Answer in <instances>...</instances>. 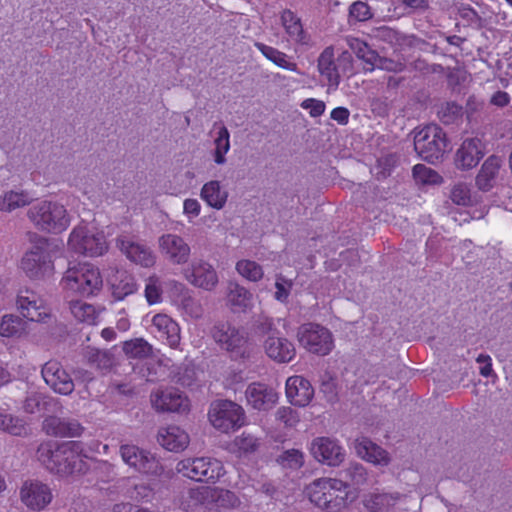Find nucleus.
<instances>
[{
  "label": "nucleus",
  "instance_id": "obj_44",
  "mask_svg": "<svg viewBox=\"0 0 512 512\" xmlns=\"http://www.w3.org/2000/svg\"><path fill=\"white\" fill-rule=\"evenodd\" d=\"M24 329L23 320L16 315L6 314L0 323V335L3 337H15Z\"/></svg>",
  "mask_w": 512,
  "mask_h": 512
},
{
  "label": "nucleus",
  "instance_id": "obj_59",
  "mask_svg": "<svg viewBox=\"0 0 512 512\" xmlns=\"http://www.w3.org/2000/svg\"><path fill=\"white\" fill-rule=\"evenodd\" d=\"M375 67L392 72H401L404 69V64L391 59L382 58L378 55L377 63L374 65V68Z\"/></svg>",
  "mask_w": 512,
  "mask_h": 512
},
{
  "label": "nucleus",
  "instance_id": "obj_31",
  "mask_svg": "<svg viewBox=\"0 0 512 512\" xmlns=\"http://www.w3.org/2000/svg\"><path fill=\"white\" fill-rule=\"evenodd\" d=\"M253 296L249 290L235 282L228 285L227 304L233 312H244L252 306Z\"/></svg>",
  "mask_w": 512,
  "mask_h": 512
},
{
  "label": "nucleus",
  "instance_id": "obj_8",
  "mask_svg": "<svg viewBox=\"0 0 512 512\" xmlns=\"http://www.w3.org/2000/svg\"><path fill=\"white\" fill-rule=\"evenodd\" d=\"M446 147V134L437 124H428L415 131L414 149L423 160L434 163L442 157Z\"/></svg>",
  "mask_w": 512,
  "mask_h": 512
},
{
  "label": "nucleus",
  "instance_id": "obj_7",
  "mask_svg": "<svg viewBox=\"0 0 512 512\" xmlns=\"http://www.w3.org/2000/svg\"><path fill=\"white\" fill-rule=\"evenodd\" d=\"M20 268L28 278L33 280L53 275L54 261L45 238H39L35 245L24 253Z\"/></svg>",
  "mask_w": 512,
  "mask_h": 512
},
{
  "label": "nucleus",
  "instance_id": "obj_22",
  "mask_svg": "<svg viewBox=\"0 0 512 512\" xmlns=\"http://www.w3.org/2000/svg\"><path fill=\"white\" fill-rule=\"evenodd\" d=\"M286 396L289 402L294 406H307L314 396V389L311 383L302 376L295 375L287 379Z\"/></svg>",
  "mask_w": 512,
  "mask_h": 512
},
{
  "label": "nucleus",
  "instance_id": "obj_55",
  "mask_svg": "<svg viewBox=\"0 0 512 512\" xmlns=\"http://www.w3.org/2000/svg\"><path fill=\"white\" fill-rule=\"evenodd\" d=\"M301 107L303 109L309 110V114L311 117H319L325 112V103L321 100H317L314 98L305 99L301 103Z\"/></svg>",
  "mask_w": 512,
  "mask_h": 512
},
{
  "label": "nucleus",
  "instance_id": "obj_45",
  "mask_svg": "<svg viewBox=\"0 0 512 512\" xmlns=\"http://www.w3.org/2000/svg\"><path fill=\"white\" fill-rule=\"evenodd\" d=\"M412 172L415 181L422 184L435 185L441 184L443 181L442 176L438 172L424 164H416Z\"/></svg>",
  "mask_w": 512,
  "mask_h": 512
},
{
  "label": "nucleus",
  "instance_id": "obj_38",
  "mask_svg": "<svg viewBox=\"0 0 512 512\" xmlns=\"http://www.w3.org/2000/svg\"><path fill=\"white\" fill-rule=\"evenodd\" d=\"M69 307L77 321L88 325L96 324L98 313L93 305L71 298V300H69Z\"/></svg>",
  "mask_w": 512,
  "mask_h": 512
},
{
  "label": "nucleus",
  "instance_id": "obj_5",
  "mask_svg": "<svg viewBox=\"0 0 512 512\" xmlns=\"http://www.w3.org/2000/svg\"><path fill=\"white\" fill-rule=\"evenodd\" d=\"M176 470L191 480L212 484H216L226 475L222 461L213 457L183 459L177 463Z\"/></svg>",
  "mask_w": 512,
  "mask_h": 512
},
{
  "label": "nucleus",
  "instance_id": "obj_28",
  "mask_svg": "<svg viewBox=\"0 0 512 512\" xmlns=\"http://www.w3.org/2000/svg\"><path fill=\"white\" fill-rule=\"evenodd\" d=\"M158 443L171 452L183 451L189 444V435L176 425L160 428L157 436Z\"/></svg>",
  "mask_w": 512,
  "mask_h": 512
},
{
  "label": "nucleus",
  "instance_id": "obj_54",
  "mask_svg": "<svg viewBox=\"0 0 512 512\" xmlns=\"http://www.w3.org/2000/svg\"><path fill=\"white\" fill-rule=\"evenodd\" d=\"M276 418L286 427H295L300 421L298 413L291 407H280L276 412Z\"/></svg>",
  "mask_w": 512,
  "mask_h": 512
},
{
  "label": "nucleus",
  "instance_id": "obj_29",
  "mask_svg": "<svg viewBox=\"0 0 512 512\" xmlns=\"http://www.w3.org/2000/svg\"><path fill=\"white\" fill-rule=\"evenodd\" d=\"M355 450L361 458L373 464L389 463L388 452L367 437L361 436L355 440Z\"/></svg>",
  "mask_w": 512,
  "mask_h": 512
},
{
  "label": "nucleus",
  "instance_id": "obj_3",
  "mask_svg": "<svg viewBox=\"0 0 512 512\" xmlns=\"http://www.w3.org/2000/svg\"><path fill=\"white\" fill-rule=\"evenodd\" d=\"M310 502L325 512H341L348 506L349 485L336 478L315 479L306 487Z\"/></svg>",
  "mask_w": 512,
  "mask_h": 512
},
{
  "label": "nucleus",
  "instance_id": "obj_25",
  "mask_svg": "<svg viewBox=\"0 0 512 512\" xmlns=\"http://www.w3.org/2000/svg\"><path fill=\"white\" fill-rule=\"evenodd\" d=\"M482 143L479 139H465L455 154V165L462 170L476 167L482 159Z\"/></svg>",
  "mask_w": 512,
  "mask_h": 512
},
{
  "label": "nucleus",
  "instance_id": "obj_12",
  "mask_svg": "<svg viewBox=\"0 0 512 512\" xmlns=\"http://www.w3.org/2000/svg\"><path fill=\"white\" fill-rule=\"evenodd\" d=\"M120 455L123 462L139 474L160 477L164 473V467L160 460L150 451L136 445H121Z\"/></svg>",
  "mask_w": 512,
  "mask_h": 512
},
{
  "label": "nucleus",
  "instance_id": "obj_10",
  "mask_svg": "<svg viewBox=\"0 0 512 512\" xmlns=\"http://www.w3.org/2000/svg\"><path fill=\"white\" fill-rule=\"evenodd\" d=\"M68 246L73 252L89 257L101 256L108 249L103 232L82 225L72 230L69 235Z\"/></svg>",
  "mask_w": 512,
  "mask_h": 512
},
{
  "label": "nucleus",
  "instance_id": "obj_52",
  "mask_svg": "<svg viewBox=\"0 0 512 512\" xmlns=\"http://www.w3.org/2000/svg\"><path fill=\"white\" fill-rule=\"evenodd\" d=\"M136 291V283L132 276L126 275L119 281L118 284L113 285L114 295L122 300L125 296H128Z\"/></svg>",
  "mask_w": 512,
  "mask_h": 512
},
{
  "label": "nucleus",
  "instance_id": "obj_27",
  "mask_svg": "<svg viewBox=\"0 0 512 512\" xmlns=\"http://www.w3.org/2000/svg\"><path fill=\"white\" fill-rule=\"evenodd\" d=\"M187 280L194 286L205 290L213 289L218 283V276L212 265L204 261L194 262L186 271Z\"/></svg>",
  "mask_w": 512,
  "mask_h": 512
},
{
  "label": "nucleus",
  "instance_id": "obj_15",
  "mask_svg": "<svg viewBox=\"0 0 512 512\" xmlns=\"http://www.w3.org/2000/svg\"><path fill=\"white\" fill-rule=\"evenodd\" d=\"M310 453L320 463L328 466H339L345 458V451L336 439L316 437L310 445Z\"/></svg>",
  "mask_w": 512,
  "mask_h": 512
},
{
  "label": "nucleus",
  "instance_id": "obj_2",
  "mask_svg": "<svg viewBox=\"0 0 512 512\" xmlns=\"http://www.w3.org/2000/svg\"><path fill=\"white\" fill-rule=\"evenodd\" d=\"M239 496L226 488L196 486L187 489L180 498V507L185 512H222L239 508Z\"/></svg>",
  "mask_w": 512,
  "mask_h": 512
},
{
  "label": "nucleus",
  "instance_id": "obj_64",
  "mask_svg": "<svg viewBox=\"0 0 512 512\" xmlns=\"http://www.w3.org/2000/svg\"><path fill=\"white\" fill-rule=\"evenodd\" d=\"M134 490L136 495L133 497L136 500H148L151 497L152 489L146 485H135Z\"/></svg>",
  "mask_w": 512,
  "mask_h": 512
},
{
  "label": "nucleus",
  "instance_id": "obj_24",
  "mask_svg": "<svg viewBox=\"0 0 512 512\" xmlns=\"http://www.w3.org/2000/svg\"><path fill=\"white\" fill-rule=\"evenodd\" d=\"M117 243L131 262L146 268L152 267L156 263V256L146 245L131 241L126 237H119Z\"/></svg>",
  "mask_w": 512,
  "mask_h": 512
},
{
  "label": "nucleus",
  "instance_id": "obj_13",
  "mask_svg": "<svg viewBox=\"0 0 512 512\" xmlns=\"http://www.w3.org/2000/svg\"><path fill=\"white\" fill-rule=\"evenodd\" d=\"M16 307L21 316L31 322L47 323L52 317L51 309L45 300L29 289L19 291Z\"/></svg>",
  "mask_w": 512,
  "mask_h": 512
},
{
  "label": "nucleus",
  "instance_id": "obj_41",
  "mask_svg": "<svg viewBox=\"0 0 512 512\" xmlns=\"http://www.w3.org/2000/svg\"><path fill=\"white\" fill-rule=\"evenodd\" d=\"M162 281L156 274L150 275L145 280L144 297L149 305H155L162 301Z\"/></svg>",
  "mask_w": 512,
  "mask_h": 512
},
{
  "label": "nucleus",
  "instance_id": "obj_62",
  "mask_svg": "<svg viewBox=\"0 0 512 512\" xmlns=\"http://www.w3.org/2000/svg\"><path fill=\"white\" fill-rule=\"evenodd\" d=\"M476 361L480 364H484L482 367H480V374L484 377L490 376L492 372L491 357L487 354H480L476 358Z\"/></svg>",
  "mask_w": 512,
  "mask_h": 512
},
{
  "label": "nucleus",
  "instance_id": "obj_26",
  "mask_svg": "<svg viewBox=\"0 0 512 512\" xmlns=\"http://www.w3.org/2000/svg\"><path fill=\"white\" fill-rule=\"evenodd\" d=\"M43 431L50 436L72 438L80 436L83 432V427L76 420L49 416L43 421Z\"/></svg>",
  "mask_w": 512,
  "mask_h": 512
},
{
  "label": "nucleus",
  "instance_id": "obj_20",
  "mask_svg": "<svg viewBox=\"0 0 512 512\" xmlns=\"http://www.w3.org/2000/svg\"><path fill=\"white\" fill-rule=\"evenodd\" d=\"M159 250L173 264H184L190 256V246L176 234H164L159 238Z\"/></svg>",
  "mask_w": 512,
  "mask_h": 512
},
{
  "label": "nucleus",
  "instance_id": "obj_50",
  "mask_svg": "<svg viewBox=\"0 0 512 512\" xmlns=\"http://www.w3.org/2000/svg\"><path fill=\"white\" fill-rule=\"evenodd\" d=\"M180 307L183 313L191 319H199L203 314L201 304L190 295L182 297Z\"/></svg>",
  "mask_w": 512,
  "mask_h": 512
},
{
  "label": "nucleus",
  "instance_id": "obj_49",
  "mask_svg": "<svg viewBox=\"0 0 512 512\" xmlns=\"http://www.w3.org/2000/svg\"><path fill=\"white\" fill-rule=\"evenodd\" d=\"M234 446L241 453H252L259 447V440L250 433L243 432L234 439Z\"/></svg>",
  "mask_w": 512,
  "mask_h": 512
},
{
  "label": "nucleus",
  "instance_id": "obj_16",
  "mask_svg": "<svg viewBox=\"0 0 512 512\" xmlns=\"http://www.w3.org/2000/svg\"><path fill=\"white\" fill-rule=\"evenodd\" d=\"M41 373L46 384L55 392L68 395L74 390V382L70 375L63 369L60 362L56 360L47 361L42 367Z\"/></svg>",
  "mask_w": 512,
  "mask_h": 512
},
{
  "label": "nucleus",
  "instance_id": "obj_57",
  "mask_svg": "<svg viewBox=\"0 0 512 512\" xmlns=\"http://www.w3.org/2000/svg\"><path fill=\"white\" fill-rule=\"evenodd\" d=\"M292 283L285 280L283 277L279 276L277 277L276 283H275V298L278 301L284 302L288 299L290 289H291Z\"/></svg>",
  "mask_w": 512,
  "mask_h": 512
},
{
  "label": "nucleus",
  "instance_id": "obj_32",
  "mask_svg": "<svg viewBox=\"0 0 512 512\" xmlns=\"http://www.w3.org/2000/svg\"><path fill=\"white\" fill-rule=\"evenodd\" d=\"M282 25L290 39L298 44L307 45L309 38L304 32L300 18L290 9L281 14Z\"/></svg>",
  "mask_w": 512,
  "mask_h": 512
},
{
  "label": "nucleus",
  "instance_id": "obj_43",
  "mask_svg": "<svg viewBox=\"0 0 512 512\" xmlns=\"http://www.w3.org/2000/svg\"><path fill=\"white\" fill-rule=\"evenodd\" d=\"M0 430L15 436L26 433L24 422L5 411H0Z\"/></svg>",
  "mask_w": 512,
  "mask_h": 512
},
{
  "label": "nucleus",
  "instance_id": "obj_6",
  "mask_svg": "<svg viewBox=\"0 0 512 512\" xmlns=\"http://www.w3.org/2000/svg\"><path fill=\"white\" fill-rule=\"evenodd\" d=\"M28 217L40 230L61 233L70 224L67 210L61 204L42 201L28 211Z\"/></svg>",
  "mask_w": 512,
  "mask_h": 512
},
{
  "label": "nucleus",
  "instance_id": "obj_17",
  "mask_svg": "<svg viewBox=\"0 0 512 512\" xmlns=\"http://www.w3.org/2000/svg\"><path fill=\"white\" fill-rule=\"evenodd\" d=\"M22 502L30 509L40 511L53 499L52 490L39 481L25 482L20 490Z\"/></svg>",
  "mask_w": 512,
  "mask_h": 512
},
{
  "label": "nucleus",
  "instance_id": "obj_53",
  "mask_svg": "<svg viewBox=\"0 0 512 512\" xmlns=\"http://www.w3.org/2000/svg\"><path fill=\"white\" fill-rule=\"evenodd\" d=\"M349 16L355 21H366L372 17V13L367 3L357 1L350 6Z\"/></svg>",
  "mask_w": 512,
  "mask_h": 512
},
{
  "label": "nucleus",
  "instance_id": "obj_30",
  "mask_svg": "<svg viewBox=\"0 0 512 512\" xmlns=\"http://www.w3.org/2000/svg\"><path fill=\"white\" fill-rule=\"evenodd\" d=\"M501 167V160L497 156L488 157L478 172L475 183L479 190L487 192L493 187L495 178Z\"/></svg>",
  "mask_w": 512,
  "mask_h": 512
},
{
  "label": "nucleus",
  "instance_id": "obj_18",
  "mask_svg": "<svg viewBox=\"0 0 512 512\" xmlns=\"http://www.w3.org/2000/svg\"><path fill=\"white\" fill-rule=\"evenodd\" d=\"M151 332L170 348H178L181 340L180 327L169 315L155 314L151 320Z\"/></svg>",
  "mask_w": 512,
  "mask_h": 512
},
{
  "label": "nucleus",
  "instance_id": "obj_21",
  "mask_svg": "<svg viewBox=\"0 0 512 512\" xmlns=\"http://www.w3.org/2000/svg\"><path fill=\"white\" fill-rule=\"evenodd\" d=\"M245 396L248 404L259 411L271 409L278 401V393L275 389L262 382L249 384Z\"/></svg>",
  "mask_w": 512,
  "mask_h": 512
},
{
  "label": "nucleus",
  "instance_id": "obj_33",
  "mask_svg": "<svg viewBox=\"0 0 512 512\" xmlns=\"http://www.w3.org/2000/svg\"><path fill=\"white\" fill-rule=\"evenodd\" d=\"M318 71L326 78L328 85L337 87L340 82V76L334 61V50L327 47L318 58Z\"/></svg>",
  "mask_w": 512,
  "mask_h": 512
},
{
  "label": "nucleus",
  "instance_id": "obj_11",
  "mask_svg": "<svg viewBox=\"0 0 512 512\" xmlns=\"http://www.w3.org/2000/svg\"><path fill=\"white\" fill-rule=\"evenodd\" d=\"M299 344L312 354L328 355L334 348L331 331L317 323H304L297 331Z\"/></svg>",
  "mask_w": 512,
  "mask_h": 512
},
{
  "label": "nucleus",
  "instance_id": "obj_36",
  "mask_svg": "<svg viewBox=\"0 0 512 512\" xmlns=\"http://www.w3.org/2000/svg\"><path fill=\"white\" fill-rule=\"evenodd\" d=\"M32 201L33 197L27 191L10 190L0 196V211L11 212L29 205Z\"/></svg>",
  "mask_w": 512,
  "mask_h": 512
},
{
  "label": "nucleus",
  "instance_id": "obj_46",
  "mask_svg": "<svg viewBox=\"0 0 512 512\" xmlns=\"http://www.w3.org/2000/svg\"><path fill=\"white\" fill-rule=\"evenodd\" d=\"M230 135L229 131L225 126L220 127L217 137L214 141L215 144V152H214V161L217 164H223L225 162V154L230 149Z\"/></svg>",
  "mask_w": 512,
  "mask_h": 512
},
{
  "label": "nucleus",
  "instance_id": "obj_37",
  "mask_svg": "<svg viewBox=\"0 0 512 512\" xmlns=\"http://www.w3.org/2000/svg\"><path fill=\"white\" fill-rule=\"evenodd\" d=\"M347 43L357 58L369 65L366 69L372 71L374 69V65L377 63L378 53L372 50L366 42L356 37L348 38Z\"/></svg>",
  "mask_w": 512,
  "mask_h": 512
},
{
  "label": "nucleus",
  "instance_id": "obj_23",
  "mask_svg": "<svg viewBox=\"0 0 512 512\" xmlns=\"http://www.w3.org/2000/svg\"><path fill=\"white\" fill-rule=\"evenodd\" d=\"M267 356L277 363H289L296 356L294 344L286 337L270 334L264 342Z\"/></svg>",
  "mask_w": 512,
  "mask_h": 512
},
{
  "label": "nucleus",
  "instance_id": "obj_42",
  "mask_svg": "<svg viewBox=\"0 0 512 512\" xmlns=\"http://www.w3.org/2000/svg\"><path fill=\"white\" fill-rule=\"evenodd\" d=\"M237 272L251 282H258L263 278L262 266L255 261L243 259L236 263Z\"/></svg>",
  "mask_w": 512,
  "mask_h": 512
},
{
  "label": "nucleus",
  "instance_id": "obj_35",
  "mask_svg": "<svg viewBox=\"0 0 512 512\" xmlns=\"http://www.w3.org/2000/svg\"><path fill=\"white\" fill-rule=\"evenodd\" d=\"M227 192L222 190L219 181H210L203 185L201 198L211 207L221 209L227 201Z\"/></svg>",
  "mask_w": 512,
  "mask_h": 512
},
{
  "label": "nucleus",
  "instance_id": "obj_61",
  "mask_svg": "<svg viewBox=\"0 0 512 512\" xmlns=\"http://www.w3.org/2000/svg\"><path fill=\"white\" fill-rule=\"evenodd\" d=\"M510 100V95L507 92L499 90L491 96L490 103L497 107H505Z\"/></svg>",
  "mask_w": 512,
  "mask_h": 512
},
{
  "label": "nucleus",
  "instance_id": "obj_40",
  "mask_svg": "<svg viewBox=\"0 0 512 512\" xmlns=\"http://www.w3.org/2000/svg\"><path fill=\"white\" fill-rule=\"evenodd\" d=\"M85 356L87 362L101 373L108 372L114 365V357L108 351L88 348Z\"/></svg>",
  "mask_w": 512,
  "mask_h": 512
},
{
  "label": "nucleus",
  "instance_id": "obj_9",
  "mask_svg": "<svg viewBox=\"0 0 512 512\" xmlns=\"http://www.w3.org/2000/svg\"><path fill=\"white\" fill-rule=\"evenodd\" d=\"M211 425L222 433L240 429L245 424V411L239 404L231 400H216L208 410Z\"/></svg>",
  "mask_w": 512,
  "mask_h": 512
},
{
  "label": "nucleus",
  "instance_id": "obj_47",
  "mask_svg": "<svg viewBox=\"0 0 512 512\" xmlns=\"http://www.w3.org/2000/svg\"><path fill=\"white\" fill-rule=\"evenodd\" d=\"M438 116L444 124H452L462 116V106L455 102H447L441 106Z\"/></svg>",
  "mask_w": 512,
  "mask_h": 512
},
{
  "label": "nucleus",
  "instance_id": "obj_1",
  "mask_svg": "<svg viewBox=\"0 0 512 512\" xmlns=\"http://www.w3.org/2000/svg\"><path fill=\"white\" fill-rule=\"evenodd\" d=\"M36 455L39 462L52 473L69 475L84 470L83 445L80 441L58 443L48 440L39 445Z\"/></svg>",
  "mask_w": 512,
  "mask_h": 512
},
{
  "label": "nucleus",
  "instance_id": "obj_60",
  "mask_svg": "<svg viewBox=\"0 0 512 512\" xmlns=\"http://www.w3.org/2000/svg\"><path fill=\"white\" fill-rule=\"evenodd\" d=\"M350 112L345 107H336L331 113L330 117L340 125H346L349 121Z\"/></svg>",
  "mask_w": 512,
  "mask_h": 512
},
{
  "label": "nucleus",
  "instance_id": "obj_56",
  "mask_svg": "<svg viewBox=\"0 0 512 512\" xmlns=\"http://www.w3.org/2000/svg\"><path fill=\"white\" fill-rule=\"evenodd\" d=\"M396 159L393 155H386L377 160V168L381 169L377 172L378 177L386 178L390 175L395 166Z\"/></svg>",
  "mask_w": 512,
  "mask_h": 512
},
{
  "label": "nucleus",
  "instance_id": "obj_19",
  "mask_svg": "<svg viewBox=\"0 0 512 512\" xmlns=\"http://www.w3.org/2000/svg\"><path fill=\"white\" fill-rule=\"evenodd\" d=\"M151 403L155 410L162 412H185L189 409V399L177 389L153 392Z\"/></svg>",
  "mask_w": 512,
  "mask_h": 512
},
{
  "label": "nucleus",
  "instance_id": "obj_48",
  "mask_svg": "<svg viewBox=\"0 0 512 512\" xmlns=\"http://www.w3.org/2000/svg\"><path fill=\"white\" fill-rule=\"evenodd\" d=\"M278 461L283 467L299 469L304 464V455L298 449H290L283 452Z\"/></svg>",
  "mask_w": 512,
  "mask_h": 512
},
{
  "label": "nucleus",
  "instance_id": "obj_58",
  "mask_svg": "<svg viewBox=\"0 0 512 512\" xmlns=\"http://www.w3.org/2000/svg\"><path fill=\"white\" fill-rule=\"evenodd\" d=\"M347 473L355 485L363 484L367 480V472L361 464H351Z\"/></svg>",
  "mask_w": 512,
  "mask_h": 512
},
{
  "label": "nucleus",
  "instance_id": "obj_34",
  "mask_svg": "<svg viewBox=\"0 0 512 512\" xmlns=\"http://www.w3.org/2000/svg\"><path fill=\"white\" fill-rule=\"evenodd\" d=\"M254 46L266 59L274 63L276 66L288 71L297 72V63L293 62L286 53L261 42H255Z\"/></svg>",
  "mask_w": 512,
  "mask_h": 512
},
{
  "label": "nucleus",
  "instance_id": "obj_51",
  "mask_svg": "<svg viewBox=\"0 0 512 512\" xmlns=\"http://www.w3.org/2000/svg\"><path fill=\"white\" fill-rule=\"evenodd\" d=\"M450 198L456 205L468 206L471 203L470 188L464 183H458L451 189Z\"/></svg>",
  "mask_w": 512,
  "mask_h": 512
},
{
  "label": "nucleus",
  "instance_id": "obj_63",
  "mask_svg": "<svg viewBox=\"0 0 512 512\" xmlns=\"http://www.w3.org/2000/svg\"><path fill=\"white\" fill-rule=\"evenodd\" d=\"M184 213L196 217L200 214L201 206L196 199H186L184 201Z\"/></svg>",
  "mask_w": 512,
  "mask_h": 512
},
{
  "label": "nucleus",
  "instance_id": "obj_14",
  "mask_svg": "<svg viewBox=\"0 0 512 512\" xmlns=\"http://www.w3.org/2000/svg\"><path fill=\"white\" fill-rule=\"evenodd\" d=\"M211 335L221 349L236 355L244 354L248 343V336L244 330L229 322H220L214 325Z\"/></svg>",
  "mask_w": 512,
  "mask_h": 512
},
{
  "label": "nucleus",
  "instance_id": "obj_4",
  "mask_svg": "<svg viewBox=\"0 0 512 512\" xmlns=\"http://www.w3.org/2000/svg\"><path fill=\"white\" fill-rule=\"evenodd\" d=\"M61 286L66 299L84 298L96 295L103 286V280L99 268L85 262L69 267L61 279Z\"/></svg>",
  "mask_w": 512,
  "mask_h": 512
},
{
  "label": "nucleus",
  "instance_id": "obj_39",
  "mask_svg": "<svg viewBox=\"0 0 512 512\" xmlns=\"http://www.w3.org/2000/svg\"><path fill=\"white\" fill-rule=\"evenodd\" d=\"M122 350L130 359H145L152 355V346L143 338L123 342Z\"/></svg>",
  "mask_w": 512,
  "mask_h": 512
}]
</instances>
